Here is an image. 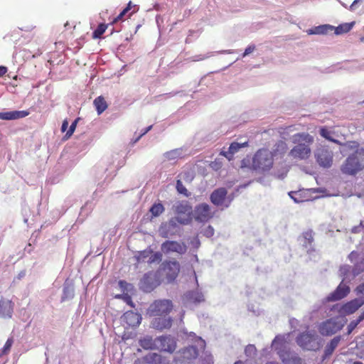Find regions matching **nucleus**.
Returning <instances> with one entry per match:
<instances>
[{
	"instance_id": "obj_1",
	"label": "nucleus",
	"mask_w": 364,
	"mask_h": 364,
	"mask_svg": "<svg viewBox=\"0 0 364 364\" xmlns=\"http://www.w3.org/2000/svg\"><path fill=\"white\" fill-rule=\"evenodd\" d=\"M173 309L172 301L169 299H159L154 301L149 307V313L155 316L151 321L153 328L158 330L169 328L172 319L168 314Z\"/></svg>"
},
{
	"instance_id": "obj_2",
	"label": "nucleus",
	"mask_w": 364,
	"mask_h": 364,
	"mask_svg": "<svg viewBox=\"0 0 364 364\" xmlns=\"http://www.w3.org/2000/svg\"><path fill=\"white\" fill-rule=\"evenodd\" d=\"M314 141V137L306 132L294 134L291 141L295 146L291 149L289 155L295 159H308L311 154V145Z\"/></svg>"
},
{
	"instance_id": "obj_3",
	"label": "nucleus",
	"mask_w": 364,
	"mask_h": 364,
	"mask_svg": "<svg viewBox=\"0 0 364 364\" xmlns=\"http://www.w3.org/2000/svg\"><path fill=\"white\" fill-rule=\"evenodd\" d=\"M274 165V153L267 149H259L252 158V168L259 172L264 173L272 169Z\"/></svg>"
},
{
	"instance_id": "obj_4",
	"label": "nucleus",
	"mask_w": 364,
	"mask_h": 364,
	"mask_svg": "<svg viewBox=\"0 0 364 364\" xmlns=\"http://www.w3.org/2000/svg\"><path fill=\"white\" fill-rule=\"evenodd\" d=\"M364 168V149L357 150L347 157L341 166L343 173L354 176Z\"/></svg>"
},
{
	"instance_id": "obj_5",
	"label": "nucleus",
	"mask_w": 364,
	"mask_h": 364,
	"mask_svg": "<svg viewBox=\"0 0 364 364\" xmlns=\"http://www.w3.org/2000/svg\"><path fill=\"white\" fill-rule=\"evenodd\" d=\"M160 277L159 271L146 273L140 282V288L146 292L151 291L160 284Z\"/></svg>"
},
{
	"instance_id": "obj_6",
	"label": "nucleus",
	"mask_w": 364,
	"mask_h": 364,
	"mask_svg": "<svg viewBox=\"0 0 364 364\" xmlns=\"http://www.w3.org/2000/svg\"><path fill=\"white\" fill-rule=\"evenodd\" d=\"M344 324L336 318H331L320 323L318 331L322 336H328L342 329Z\"/></svg>"
},
{
	"instance_id": "obj_7",
	"label": "nucleus",
	"mask_w": 364,
	"mask_h": 364,
	"mask_svg": "<svg viewBox=\"0 0 364 364\" xmlns=\"http://www.w3.org/2000/svg\"><path fill=\"white\" fill-rule=\"evenodd\" d=\"M296 341L301 348L305 350H315L318 348L315 333L309 331L300 333Z\"/></svg>"
},
{
	"instance_id": "obj_8",
	"label": "nucleus",
	"mask_w": 364,
	"mask_h": 364,
	"mask_svg": "<svg viewBox=\"0 0 364 364\" xmlns=\"http://www.w3.org/2000/svg\"><path fill=\"white\" fill-rule=\"evenodd\" d=\"M161 269L164 272L168 282H173L180 272V264L176 260H166L162 263Z\"/></svg>"
},
{
	"instance_id": "obj_9",
	"label": "nucleus",
	"mask_w": 364,
	"mask_h": 364,
	"mask_svg": "<svg viewBox=\"0 0 364 364\" xmlns=\"http://www.w3.org/2000/svg\"><path fill=\"white\" fill-rule=\"evenodd\" d=\"M215 212L207 203H200L196 206L194 210V218L196 221L205 223L213 218Z\"/></svg>"
},
{
	"instance_id": "obj_10",
	"label": "nucleus",
	"mask_w": 364,
	"mask_h": 364,
	"mask_svg": "<svg viewBox=\"0 0 364 364\" xmlns=\"http://www.w3.org/2000/svg\"><path fill=\"white\" fill-rule=\"evenodd\" d=\"M161 248L164 254L176 252L179 255H183L187 251V246L184 242H179L174 240H166L161 244Z\"/></svg>"
},
{
	"instance_id": "obj_11",
	"label": "nucleus",
	"mask_w": 364,
	"mask_h": 364,
	"mask_svg": "<svg viewBox=\"0 0 364 364\" xmlns=\"http://www.w3.org/2000/svg\"><path fill=\"white\" fill-rule=\"evenodd\" d=\"M176 348V342L170 336H159L156 338V349L172 353Z\"/></svg>"
},
{
	"instance_id": "obj_12",
	"label": "nucleus",
	"mask_w": 364,
	"mask_h": 364,
	"mask_svg": "<svg viewBox=\"0 0 364 364\" xmlns=\"http://www.w3.org/2000/svg\"><path fill=\"white\" fill-rule=\"evenodd\" d=\"M315 157L316 162L321 167L329 168L333 164V153L326 148L318 149Z\"/></svg>"
},
{
	"instance_id": "obj_13",
	"label": "nucleus",
	"mask_w": 364,
	"mask_h": 364,
	"mask_svg": "<svg viewBox=\"0 0 364 364\" xmlns=\"http://www.w3.org/2000/svg\"><path fill=\"white\" fill-rule=\"evenodd\" d=\"M198 350L193 346L181 349L178 353V361L181 363H188L198 356Z\"/></svg>"
},
{
	"instance_id": "obj_14",
	"label": "nucleus",
	"mask_w": 364,
	"mask_h": 364,
	"mask_svg": "<svg viewBox=\"0 0 364 364\" xmlns=\"http://www.w3.org/2000/svg\"><path fill=\"white\" fill-rule=\"evenodd\" d=\"M364 304V300H360L358 299H353L345 304H343L339 312L346 315L352 314L355 312L362 305Z\"/></svg>"
},
{
	"instance_id": "obj_15",
	"label": "nucleus",
	"mask_w": 364,
	"mask_h": 364,
	"mask_svg": "<svg viewBox=\"0 0 364 364\" xmlns=\"http://www.w3.org/2000/svg\"><path fill=\"white\" fill-rule=\"evenodd\" d=\"M14 312V303L9 300L1 299L0 300V318H11Z\"/></svg>"
},
{
	"instance_id": "obj_16",
	"label": "nucleus",
	"mask_w": 364,
	"mask_h": 364,
	"mask_svg": "<svg viewBox=\"0 0 364 364\" xmlns=\"http://www.w3.org/2000/svg\"><path fill=\"white\" fill-rule=\"evenodd\" d=\"M349 292H350L349 287L347 284L341 282L338 286L336 289L328 296V300L331 301L340 300V299L346 297L348 294Z\"/></svg>"
},
{
	"instance_id": "obj_17",
	"label": "nucleus",
	"mask_w": 364,
	"mask_h": 364,
	"mask_svg": "<svg viewBox=\"0 0 364 364\" xmlns=\"http://www.w3.org/2000/svg\"><path fill=\"white\" fill-rule=\"evenodd\" d=\"M123 321L129 326L136 327L141 321V316L139 314L132 311L125 312L122 316Z\"/></svg>"
},
{
	"instance_id": "obj_18",
	"label": "nucleus",
	"mask_w": 364,
	"mask_h": 364,
	"mask_svg": "<svg viewBox=\"0 0 364 364\" xmlns=\"http://www.w3.org/2000/svg\"><path fill=\"white\" fill-rule=\"evenodd\" d=\"M248 146V141H246L243 143H238L234 141L230 144L228 151H222L220 155L226 157L229 161L233 159V156L235 153L238 152L241 148L246 147Z\"/></svg>"
},
{
	"instance_id": "obj_19",
	"label": "nucleus",
	"mask_w": 364,
	"mask_h": 364,
	"mask_svg": "<svg viewBox=\"0 0 364 364\" xmlns=\"http://www.w3.org/2000/svg\"><path fill=\"white\" fill-rule=\"evenodd\" d=\"M227 194L228 191L225 188H217L210 194V201L217 206L221 205L225 202Z\"/></svg>"
},
{
	"instance_id": "obj_20",
	"label": "nucleus",
	"mask_w": 364,
	"mask_h": 364,
	"mask_svg": "<svg viewBox=\"0 0 364 364\" xmlns=\"http://www.w3.org/2000/svg\"><path fill=\"white\" fill-rule=\"evenodd\" d=\"M284 364H301V359L296 354L289 351L278 352Z\"/></svg>"
},
{
	"instance_id": "obj_21",
	"label": "nucleus",
	"mask_w": 364,
	"mask_h": 364,
	"mask_svg": "<svg viewBox=\"0 0 364 364\" xmlns=\"http://www.w3.org/2000/svg\"><path fill=\"white\" fill-rule=\"evenodd\" d=\"M341 340V337L340 336H335L328 343L326 344L322 356V360L329 358L332 355L335 349L338 347Z\"/></svg>"
},
{
	"instance_id": "obj_22",
	"label": "nucleus",
	"mask_w": 364,
	"mask_h": 364,
	"mask_svg": "<svg viewBox=\"0 0 364 364\" xmlns=\"http://www.w3.org/2000/svg\"><path fill=\"white\" fill-rule=\"evenodd\" d=\"M29 114V112L26 110L22 111H10L0 112V119L3 120H14L17 119L23 118Z\"/></svg>"
},
{
	"instance_id": "obj_23",
	"label": "nucleus",
	"mask_w": 364,
	"mask_h": 364,
	"mask_svg": "<svg viewBox=\"0 0 364 364\" xmlns=\"http://www.w3.org/2000/svg\"><path fill=\"white\" fill-rule=\"evenodd\" d=\"M145 359L149 364H168V360L159 354L156 353H149Z\"/></svg>"
},
{
	"instance_id": "obj_24",
	"label": "nucleus",
	"mask_w": 364,
	"mask_h": 364,
	"mask_svg": "<svg viewBox=\"0 0 364 364\" xmlns=\"http://www.w3.org/2000/svg\"><path fill=\"white\" fill-rule=\"evenodd\" d=\"M334 30V26L325 24V25H321L318 26H316L308 32L309 34H318V35H326L331 32H332Z\"/></svg>"
},
{
	"instance_id": "obj_25",
	"label": "nucleus",
	"mask_w": 364,
	"mask_h": 364,
	"mask_svg": "<svg viewBox=\"0 0 364 364\" xmlns=\"http://www.w3.org/2000/svg\"><path fill=\"white\" fill-rule=\"evenodd\" d=\"M93 104L98 114H102L107 108V102L102 96L95 98Z\"/></svg>"
},
{
	"instance_id": "obj_26",
	"label": "nucleus",
	"mask_w": 364,
	"mask_h": 364,
	"mask_svg": "<svg viewBox=\"0 0 364 364\" xmlns=\"http://www.w3.org/2000/svg\"><path fill=\"white\" fill-rule=\"evenodd\" d=\"M140 346L144 349H156V338L145 337L139 341Z\"/></svg>"
},
{
	"instance_id": "obj_27",
	"label": "nucleus",
	"mask_w": 364,
	"mask_h": 364,
	"mask_svg": "<svg viewBox=\"0 0 364 364\" xmlns=\"http://www.w3.org/2000/svg\"><path fill=\"white\" fill-rule=\"evenodd\" d=\"M319 133H320V135L325 138L326 139L331 141V142H333L338 145H341L342 143L336 139H333L332 136H331V134L333 133V132H331V130H329L327 127H322L320 128V130H319Z\"/></svg>"
},
{
	"instance_id": "obj_28",
	"label": "nucleus",
	"mask_w": 364,
	"mask_h": 364,
	"mask_svg": "<svg viewBox=\"0 0 364 364\" xmlns=\"http://www.w3.org/2000/svg\"><path fill=\"white\" fill-rule=\"evenodd\" d=\"M353 26L354 22L342 23L337 27H334L333 31H334L336 35L343 34L349 32L353 28Z\"/></svg>"
},
{
	"instance_id": "obj_29",
	"label": "nucleus",
	"mask_w": 364,
	"mask_h": 364,
	"mask_svg": "<svg viewBox=\"0 0 364 364\" xmlns=\"http://www.w3.org/2000/svg\"><path fill=\"white\" fill-rule=\"evenodd\" d=\"M181 149H176L164 153V157L166 161H173L181 158Z\"/></svg>"
},
{
	"instance_id": "obj_30",
	"label": "nucleus",
	"mask_w": 364,
	"mask_h": 364,
	"mask_svg": "<svg viewBox=\"0 0 364 364\" xmlns=\"http://www.w3.org/2000/svg\"><path fill=\"white\" fill-rule=\"evenodd\" d=\"M174 211L176 214H187L189 215L191 211V207L186 203H179L174 206Z\"/></svg>"
},
{
	"instance_id": "obj_31",
	"label": "nucleus",
	"mask_w": 364,
	"mask_h": 364,
	"mask_svg": "<svg viewBox=\"0 0 364 364\" xmlns=\"http://www.w3.org/2000/svg\"><path fill=\"white\" fill-rule=\"evenodd\" d=\"M164 207L161 203H156L151 207L149 211L152 217H158L164 213Z\"/></svg>"
},
{
	"instance_id": "obj_32",
	"label": "nucleus",
	"mask_w": 364,
	"mask_h": 364,
	"mask_svg": "<svg viewBox=\"0 0 364 364\" xmlns=\"http://www.w3.org/2000/svg\"><path fill=\"white\" fill-rule=\"evenodd\" d=\"M108 27V24L100 23L97 28L92 32V38H100Z\"/></svg>"
},
{
	"instance_id": "obj_33",
	"label": "nucleus",
	"mask_w": 364,
	"mask_h": 364,
	"mask_svg": "<svg viewBox=\"0 0 364 364\" xmlns=\"http://www.w3.org/2000/svg\"><path fill=\"white\" fill-rule=\"evenodd\" d=\"M14 340L13 337L9 338L6 341L4 347L0 349V357L8 355L11 350V348L14 344Z\"/></svg>"
},
{
	"instance_id": "obj_34",
	"label": "nucleus",
	"mask_w": 364,
	"mask_h": 364,
	"mask_svg": "<svg viewBox=\"0 0 364 364\" xmlns=\"http://www.w3.org/2000/svg\"><path fill=\"white\" fill-rule=\"evenodd\" d=\"M162 259V254L159 252H154L151 250V254L147 259V263L152 264L154 262H159Z\"/></svg>"
},
{
	"instance_id": "obj_35",
	"label": "nucleus",
	"mask_w": 364,
	"mask_h": 364,
	"mask_svg": "<svg viewBox=\"0 0 364 364\" xmlns=\"http://www.w3.org/2000/svg\"><path fill=\"white\" fill-rule=\"evenodd\" d=\"M287 150V144L286 142L283 141H279L275 144V149L274 150V153L277 154V152L279 154H284Z\"/></svg>"
},
{
	"instance_id": "obj_36",
	"label": "nucleus",
	"mask_w": 364,
	"mask_h": 364,
	"mask_svg": "<svg viewBox=\"0 0 364 364\" xmlns=\"http://www.w3.org/2000/svg\"><path fill=\"white\" fill-rule=\"evenodd\" d=\"M151 254V250H146L139 252L137 260L139 262H146Z\"/></svg>"
},
{
	"instance_id": "obj_37",
	"label": "nucleus",
	"mask_w": 364,
	"mask_h": 364,
	"mask_svg": "<svg viewBox=\"0 0 364 364\" xmlns=\"http://www.w3.org/2000/svg\"><path fill=\"white\" fill-rule=\"evenodd\" d=\"M305 240V245H311L314 241V232L311 230H309L303 233Z\"/></svg>"
},
{
	"instance_id": "obj_38",
	"label": "nucleus",
	"mask_w": 364,
	"mask_h": 364,
	"mask_svg": "<svg viewBox=\"0 0 364 364\" xmlns=\"http://www.w3.org/2000/svg\"><path fill=\"white\" fill-rule=\"evenodd\" d=\"M301 194V191H291L289 193L291 198H292L296 203H301L305 200L304 198H302Z\"/></svg>"
},
{
	"instance_id": "obj_39",
	"label": "nucleus",
	"mask_w": 364,
	"mask_h": 364,
	"mask_svg": "<svg viewBox=\"0 0 364 364\" xmlns=\"http://www.w3.org/2000/svg\"><path fill=\"white\" fill-rule=\"evenodd\" d=\"M77 123V119H75L70 126L68 131L66 132L65 135L63 137L64 139L67 140L73 135V134L74 133V132L75 130Z\"/></svg>"
},
{
	"instance_id": "obj_40",
	"label": "nucleus",
	"mask_w": 364,
	"mask_h": 364,
	"mask_svg": "<svg viewBox=\"0 0 364 364\" xmlns=\"http://www.w3.org/2000/svg\"><path fill=\"white\" fill-rule=\"evenodd\" d=\"M176 189L178 193L183 194L186 196H188V190L186 188V187L183 185V183L181 180H177L176 181Z\"/></svg>"
},
{
	"instance_id": "obj_41",
	"label": "nucleus",
	"mask_w": 364,
	"mask_h": 364,
	"mask_svg": "<svg viewBox=\"0 0 364 364\" xmlns=\"http://www.w3.org/2000/svg\"><path fill=\"white\" fill-rule=\"evenodd\" d=\"M341 146H344L347 147L348 149L351 150H360V149H358L359 144L357 141H347L346 143H342Z\"/></svg>"
},
{
	"instance_id": "obj_42",
	"label": "nucleus",
	"mask_w": 364,
	"mask_h": 364,
	"mask_svg": "<svg viewBox=\"0 0 364 364\" xmlns=\"http://www.w3.org/2000/svg\"><path fill=\"white\" fill-rule=\"evenodd\" d=\"M124 9L128 12L132 10V12L129 14V17H130L133 14L137 12V11L139 10L137 5L133 4L131 1L127 4V6Z\"/></svg>"
},
{
	"instance_id": "obj_43",
	"label": "nucleus",
	"mask_w": 364,
	"mask_h": 364,
	"mask_svg": "<svg viewBox=\"0 0 364 364\" xmlns=\"http://www.w3.org/2000/svg\"><path fill=\"white\" fill-rule=\"evenodd\" d=\"M361 321L358 317L357 319L352 321L348 326V333L350 334Z\"/></svg>"
},
{
	"instance_id": "obj_44",
	"label": "nucleus",
	"mask_w": 364,
	"mask_h": 364,
	"mask_svg": "<svg viewBox=\"0 0 364 364\" xmlns=\"http://www.w3.org/2000/svg\"><path fill=\"white\" fill-rule=\"evenodd\" d=\"M128 13V11L124 9L121 12L120 14L117 16L115 17L113 21L111 22V24H114L116 23H117L118 21H122L123 20V18L124 16Z\"/></svg>"
},
{
	"instance_id": "obj_45",
	"label": "nucleus",
	"mask_w": 364,
	"mask_h": 364,
	"mask_svg": "<svg viewBox=\"0 0 364 364\" xmlns=\"http://www.w3.org/2000/svg\"><path fill=\"white\" fill-rule=\"evenodd\" d=\"M358 253L355 251H353L348 255V259L351 262H355L358 258Z\"/></svg>"
},
{
	"instance_id": "obj_46",
	"label": "nucleus",
	"mask_w": 364,
	"mask_h": 364,
	"mask_svg": "<svg viewBox=\"0 0 364 364\" xmlns=\"http://www.w3.org/2000/svg\"><path fill=\"white\" fill-rule=\"evenodd\" d=\"M255 50V45H250L248 46L245 50V52L242 55L243 57L250 54L251 53H252L254 50Z\"/></svg>"
},
{
	"instance_id": "obj_47",
	"label": "nucleus",
	"mask_w": 364,
	"mask_h": 364,
	"mask_svg": "<svg viewBox=\"0 0 364 364\" xmlns=\"http://www.w3.org/2000/svg\"><path fill=\"white\" fill-rule=\"evenodd\" d=\"M210 166L215 170H218L222 167V163L219 160L215 159L211 163Z\"/></svg>"
},
{
	"instance_id": "obj_48",
	"label": "nucleus",
	"mask_w": 364,
	"mask_h": 364,
	"mask_svg": "<svg viewBox=\"0 0 364 364\" xmlns=\"http://www.w3.org/2000/svg\"><path fill=\"white\" fill-rule=\"evenodd\" d=\"M214 234V229L210 226L209 225L205 230L204 232V235L206 236V237H212Z\"/></svg>"
},
{
	"instance_id": "obj_49",
	"label": "nucleus",
	"mask_w": 364,
	"mask_h": 364,
	"mask_svg": "<svg viewBox=\"0 0 364 364\" xmlns=\"http://www.w3.org/2000/svg\"><path fill=\"white\" fill-rule=\"evenodd\" d=\"M69 289L68 287H64L63 294L62 296V301H64L68 298Z\"/></svg>"
},
{
	"instance_id": "obj_50",
	"label": "nucleus",
	"mask_w": 364,
	"mask_h": 364,
	"mask_svg": "<svg viewBox=\"0 0 364 364\" xmlns=\"http://www.w3.org/2000/svg\"><path fill=\"white\" fill-rule=\"evenodd\" d=\"M196 342L198 343V345L201 348H204L205 346V341L203 340L200 337H197Z\"/></svg>"
},
{
	"instance_id": "obj_51",
	"label": "nucleus",
	"mask_w": 364,
	"mask_h": 364,
	"mask_svg": "<svg viewBox=\"0 0 364 364\" xmlns=\"http://www.w3.org/2000/svg\"><path fill=\"white\" fill-rule=\"evenodd\" d=\"M355 291H357V294H364V282L359 284L356 287Z\"/></svg>"
},
{
	"instance_id": "obj_52",
	"label": "nucleus",
	"mask_w": 364,
	"mask_h": 364,
	"mask_svg": "<svg viewBox=\"0 0 364 364\" xmlns=\"http://www.w3.org/2000/svg\"><path fill=\"white\" fill-rule=\"evenodd\" d=\"M68 127V122L65 119L63 122V124H62V127H61V131L63 132H65L67 128Z\"/></svg>"
},
{
	"instance_id": "obj_53",
	"label": "nucleus",
	"mask_w": 364,
	"mask_h": 364,
	"mask_svg": "<svg viewBox=\"0 0 364 364\" xmlns=\"http://www.w3.org/2000/svg\"><path fill=\"white\" fill-rule=\"evenodd\" d=\"M7 68L5 66H0V77L4 76L7 73Z\"/></svg>"
},
{
	"instance_id": "obj_54",
	"label": "nucleus",
	"mask_w": 364,
	"mask_h": 364,
	"mask_svg": "<svg viewBox=\"0 0 364 364\" xmlns=\"http://www.w3.org/2000/svg\"><path fill=\"white\" fill-rule=\"evenodd\" d=\"M125 301L129 304L131 306L134 307V304L132 301V299L129 296H126L124 297Z\"/></svg>"
},
{
	"instance_id": "obj_55",
	"label": "nucleus",
	"mask_w": 364,
	"mask_h": 364,
	"mask_svg": "<svg viewBox=\"0 0 364 364\" xmlns=\"http://www.w3.org/2000/svg\"><path fill=\"white\" fill-rule=\"evenodd\" d=\"M282 341V339L279 336H276L272 342V346H275L279 342Z\"/></svg>"
},
{
	"instance_id": "obj_56",
	"label": "nucleus",
	"mask_w": 364,
	"mask_h": 364,
	"mask_svg": "<svg viewBox=\"0 0 364 364\" xmlns=\"http://www.w3.org/2000/svg\"><path fill=\"white\" fill-rule=\"evenodd\" d=\"M247 350H255V348L254 346H252V345L248 346L246 348V351H247Z\"/></svg>"
},
{
	"instance_id": "obj_57",
	"label": "nucleus",
	"mask_w": 364,
	"mask_h": 364,
	"mask_svg": "<svg viewBox=\"0 0 364 364\" xmlns=\"http://www.w3.org/2000/svg\"><path fill=\"white\" fill-rule=\"evenodd\" d=\"M358 318L363 321L364 320V311L360 314V316H358Z\"/></svg>"
},
{
	"instance_id": "obj_58",
	"label": "nucleus",
	"mask_w": 364,
	"mask_h": 364,
	"mask_svg": "<svg viewBox=\"0 0 364 364\" xmlns=\"http://www.w3.org/2000/svg\"><path fill=\"white\" fill-rule=\"evenodd\" d=\"M151 129V126H150V127H147V128L146 129V130L142 133V134H141V135L145 134H146L148 131H149Z\"/></svg>"
},
{
	"instance_id": "obj_59",
	"label": "nucleus",
	"mask_w": 364,
	"mask_h": 364,
	"mask_svg": "<svg viewBox=\"0 0 364 364\" xmlns=\"http://www.w3.org/2000/svg\"><path fill=\"white\" fill-rule=\"evenodd\" d=\"M294 127L293 126H289L288 127H287L286 129L288 130V131H293L294 130Z\"/></svg>"
},
{
	"instance_id": "obj_60",
	"label": "nucleus",
	"mask_w": 364,
	"mask_h": 364,
	"mask_svg": "<svg viewBox=\"0 0 364 364\" xmlns=\"http://www.w3.org/2000/svg\"><path fill=\"white\" fill-rule=\"evenodd\" d=\"M358 0H355V1H353V4H351V6H350V9H352V8H353V6H354V5L358 2Z\"/></svg>"
},
{
	"instance_id": "obj_61",
	"label": "nucleus",
	"mask_w": 364,
	"mask_h": 364,
	"mask_svg": "<svg viewBox=\"0 0 364 364\" xmlns=\"http://www.w3.org/2000/svg\"><path fill=\"white\" fill-rule=\"evenodd\" d=\"M353 364H363V363L360 361H355L353 363Z\"/></svg>"
},
{
	"instance_id": "obj_62",
	"label": "nucleus",
	"mask_w": 364,
	"mask_h": 364,
	"mask_svg": "<svg viewBox=\"0 0 364 364\" xmlns=\"http://www.w3.org/2000/svg\"><path fill=\"white\" fill-rule=\"evenodd\" d=\"M126 282H123V281H119V284L121 286H122L124 284H125Z\"/></svg>"
},
{
	"instance_id": "obj_63",
	"label": "nucleus",
	"mask_w": 364,
	"mask_h": 364,
	"mask_svg": "<svg viewBox=\"0 0 364 364\" xmlns=\"http://www.w3.org/2000/svg\"><path fill=\"white\" fill-rule=\"evenodd\" d=\"M235 364H243V363L242 361H237Z\"/></svg>"
},
{
	"instance_id": "obj_64",
	"label": "nucleus",
	"mask_w": 364,
	"mask_h": 364,
	"mask_svg": "<svg viewBox=\"0 0 364 364\" xmlns=\"http://www.w3.org/2000/svg\"><path fill=\"white\" fill-rule=\"evenodd\" d=\"M267 364H277V363H273V362H269V363H267Z\"/></svg>"
}]
</instances>
